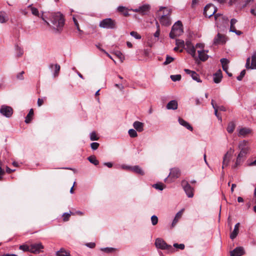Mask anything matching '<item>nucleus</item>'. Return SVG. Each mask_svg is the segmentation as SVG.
Here are the masks:
<instances>
[{
  "label": "nucleus",
  "mask_w": 256,
  "mask_h": 256,
  "mask_svg": "<svg viewBox=\"0 0 256 256\" xmlns=\"http://www.w3.org/2000/svg\"><path fill=\"white\" fill-rule=\"evenodd\" d=\"M118 10L123 14L124 16H127L128 14L127 9L126 7L122 6H120L118 8Z\"/></svg>",
  "instance_id": "37"
},
{
  "label": "nucleus",
  "mask_w": 256,
  "mask_h": 256,
  "mask_svg": "<svg viewBox=\"0 0 256 256\" xmlns=\"http://www.w3.org/2000/svg\"><path fill=\"white\" fill-rule=\"evenodd\" d=\"M214 114L215 116L219 119L222 120L221 117L220 116L218 113V108H214Z\"/></svg>",
  "instance_id": "57"
},
{
  "label": "nucleus",
  "mask_w": 256,
  "mask_h": 256,
  "mask_svg": "<svg viewBox=\"0 0 256 256\" xmlns=\"http://www.w3.org/2000/svg\"><path fill=\"white\" fill-rule=\"evenodd\" d=\"M123 84H124V82L123 84H115V86L120 90H122L124 89V87L123 86Z\"/></svg>",
  "instance_id": "60"
},
{
  "label": "nucleus",
  "mask_w": 256,
  "mask_h": 256,
  "mask_svg": "<svg viewBox=\"0 0 256 256\" xmlns=\"http://www.w3.org/2000/svg\"><path fill=\"white\" fill-rule=\"evenodd\" d=\"M174 246L176 248H180V250H184L185 247L184 244H174Z\"/></svg>",
  "instance_id": "54"
},
{
  "label": "nucleus",
  "mask_w": 256,
  "mask_h": 256,
  "mask_svg": "<svg viewBox=\"0 0 256 256\" xmlns=\"http://www.w3.org/2000/svg\"><path fill=\"white\" fill-rule=\"evenodd\" d=\"M28 8H30L32 14L38 16H39V12L36 8L32 7L31 5H30Z\"/></svg>",
  "instance_id": "38"
},
{
  "label": "nucleus",
  "mask_w": 256,
  "mask_h": 256,
  "mask_svg": "<svg viewBox=\"0 0 256 256\" xmlns=\"http://www.w3.org/2000/svg\"><path fill=\"white\" fill-rule=\"evenodd\" d=\"M204 44H197L195 46L196 49V48H200V50H202L204 48Z\"/></svg>",
  "instance_id": "58"
},
{
  "label": "nucleus",
  "mask_w": 256,
  "mask_h": 256,
  "mask_svg": "<svg viewBox=\"0 0 256 256\" xmlns=\"http://www.w3.org/2000/svg\"><path fill=\"white\" fill-rule=\"evenodd\" d=\"M155 244L156 248L162 250L172 249L171 246L168 245L162 239L160 238L156 239Z\"/></svg>",
  "instance_id": "7"
},
{
  "label": "nucleus",
  "mask_w": 256,
  "mask_h": 256,
  "mask_svg": "<svg viewBox=\"0 0 256 256\" xmlns=\"http://www.w3.org/2000/svg\"><path fill=\"white\" fill-rule=\"evenodd\" d=\"M178 121L180 125L184 126L188 130L190 131L192 130V127L187 122L185 121L182 118H179L178 119Z\"/></svg>",
  "instance_id": "25"
},
{
  "label": "nucleus",
  "mask_w": 256,
  "mask_h": 256,
  "mask_svg": "<svg viewBox=\"0 0 256 256\" xmlns=\"http://www.w3.org/2000/svg\"><path fill=\"white\" fill-rule=\"evenodd\" d=\"M100 26L106 29H114L116 28V22L110 18H105L100 22Z\"/></svg>",
  "instance_id": "4"
},
{
  "label": "nucleus",
  "mask_w": 256,
  "mask_h": 256,
  "mask_svg": "<svg viewBox=\"0 0 256 256\" xmlns=\"http://www.w3.org/2000/svg\"><path fill=\"white\" fill-rule=\"evenodd\" d=\"M226 42V38L224 35L218 33L214 40V44H224Z\"/></svg>",
  "instance_id": "12"
},
{
  "label": "nucleus",
  "mask_w": 256,
  "mask_h": 256,
  "mask_svg": "<svg viewBox=\"0 0 256 256\" xmlns=\"http://www.w3.org/2000/svg\"><path fill=\"white\" fill-rule=\"evenodd\" d=\"M116 54L122 62V59L124 58V56L120 52L118 51L116 52Z\"/></svg>",
  "instance_id": "56"
},
{
  "label": "nucleus",
  "mask_w": 256,
  "mask_h": 256,
  "mask_svg": "<svg viewBox=\"0 0 256 256\" xmlns=\"http://www.w3.org/2000/svg\"><path fill=\"white\" fill-rule=\"evenodd\" d=\"M44 248V246L40 242L31 244L30 246V252L38 254L41 252L40 250Z\"/></svg>",
  "instance_id": "9"
},
{
  "label": "nucleus",
  "mask_w": 256,
  "mask_h": 256,
  "mask_svg": "<svg viewBox=\"0 0 256 256\" xmlns=\"http://www.w3.org/2000/svg\"><path fill=\"white\" fill-rule=\"evenodd\" d=\"M16 50L17 52V56L18 57L21 56L23 54L22 50L19 46H16Z\"/></svg>",
  "instance_id": "51"
},
{
  "label": "nucleus",
  "mask_w": 256,
  "mask_h": 256,
  "mask_svg": "<svg viewBox=\"0 0 256 256\" xmlns=\"http://www.w3.org/2000/svg\"><path fill=\"white\" fill-rule=\"evenodd\" d=\"M214 18L217 22L220 20L221 19L224 20V22H227L228 21V18L223 16L222 14H214Z\"/></svg>",
  "instance_id": "31"
},
{
  "label": "nucleus",
  "mask_w": 256,
  "mask_h": 256,
  "mask_svg": "<svg viewBox=\"0 0 256 256\" xmlns=\"http://www.w3.org/2000/svg\"><path fill=\"white\" fill-rule=\"evenodd\" d=\"M0 113L6 118H10L12 114L13 110L10 106L3 105L0 108Z\"/></svg>",
  "instance_id": "8"
},
{
  "label": "nucleus",
  "mask_w": 256,
  "mask_h": 256,
  "mask_svg": "<svg viewBox=\"0 0 256 256\" xmlns=\"http://www.w3.org/2000/svg\"><path fill=\"white\" fill-rule=\"evenodd\" d=\"M184 210V209H182L176 214L172 224V227H174L178 222V220L182 218Z\"/></svg>",
  "instance_id": "22"
},
{
  "label": "nucleus",
  "mask_w": 256,
  "mask_h": 256,
  "mask_svg": "<svg viewBox=\"0 0 256 256\" xmlns=\"http://www.w3.org/2000/svg\"><path fill=\"white\" fill-rule=\"evenodd\" d=\"M54 76L56 77L58 76L60 70V66L58 64H56L54 65Z\"/></svg>",
  "instance_id": "42"
},
{
  "label": "nucleus",
  "mask_w": 256,
  "mask_h": 256,
  "mask_svg": "<svg viewBox=\"0 0 256 256\" xmlns=\"http://www.w3.org/2000/svg\"><path fill=\"white\" fill-rule=\"evenodd\" d=\"M33 115H34V110L32 109H30L29 111L28 114V115L26 116V120H25L26 123L28 124L30 122V121L32 119V118L33 116Z\"/></svg>",
  "instance_id": "34"
},
{
  "label": "nucleus",
  "mask_w": 256,
  "mask_h": 256,
  "mask_svg": "<svg viewBox=\"0 0 256 256\" xmlns=\"http://www.w3.org/2000/svg\"><path fill=\"white\" fill-rule=\"evenodd\" d=\"M180 175V170L178 168H172L170 170L168 176L175 179L178 178Z\"/></svg>",
  "instance_id": "17"
},
{
  "label": "nucleus",
  "mask_w": 256,
  "mask_h": 256,
  "mask_svg": "<svg viewBox=\"0 0 256 256\" xmlns=\"http://www.w3.org/2000/svg\"><path fill=\"white\" fill-rule=\"evenodd\" d=\"M232 152L230 151H228L224 156L223 158V162H222V168H224V166H227L228 164L230 157L232 156Z\"/></svg>",
  "instance_id": "20"
},
{
  "label": "nucleus",
  "mask_w": 256,
  "mask_h": 256,
  "mask_svg": "<svg viewBox=\"0 0 256 256\" xmlns=\"http://www.w3.org/2000/svg\"><path fill=\"white\" fill-rule=\"evenodd\" d=\"M123 168H126V169L130 170L132 171L136 174L142 175V176L144 175V171L142 170V169L138 166H134L132 167H130V166H123Z\"/></svg>",
  "instance_id": "15"
},
{
  "label": "nucleus",
  "mask_w": 256,
  "mask_h": 256,
  "mask_svg": "<svg viewBox=\"0 0 256 256\" xmlns=\"http://www.w3.org/2000/svg\"><path fill=\"white\" fill-rule=\"evenodd\" d=\"M186 46L187 52L190 54L193 58H196V48L192 44V42L188 40L186 42Z\"/></svg>",
  "instance_id": "11"
},
{
  "label": "nucleus",
  "mask_w": 256,
  "mask_h": 256,
  "mask_svg": "<svg viewBox=\"0 0 256 256\" xmlns=\"http://www.w3.org/2000/svg\"><path fill=\"white\" fill-rule=\"evenodd\" d=\"M160 30H157L156 31L154 34V37L158 38L160 36Z\"/></svg>",
  "instance_id": "62"
},
{
  "label": "nucleus",
  "mask_w": 256,
  "mask_h": 256,
  "mask_svg": "<svg viewBox=\"0 0 256 256\" xmlns=\"http://www.w3.org/2000/svg\"><path fill=\"white\" fill-rule=\"evenodd\" d=\"M220 62L222 64V69L224 70H226L228 69V64L229 63V60L225 58H222L220 60Z\"/></svg>",
  "instance_id": "33"
},
{
  "label": "nucleus",
  "mask_w": 256,
  "mask_h": 256,
  "mask_svg": "<svg viewBox=\"0 0 256 256\" xmlns=\"http://www.w3.org/2000/svg\"><path fill=\"white\" fill-rule=\"evenodd\" d=\"M151 221L153 226L156 225L158 222V218L157 216L154 215L151 217Z\"/></svg>",
  "instance_id": "49"
},
{
  "label": "nucleus",
  "mask_w": 256,
  "mask_h": 256,
  "mask_svg": "<svg viewBox=\"0 0 256 256\" xmlns=\"http://www.w3.org/2000/svg\"><path fill=\"white\" fill-rule=\"evenodd\" d=\"M128 134L132 138H135L138 136L136 132L134 129H130L128 130Z\"/></svg>",
  "instance_id": "46"
},
{
  "label": "nucleus",
  "mask_w": 256,
  "mask_h": 256,
  "mask_svg": "<svg viewBox=\"0 0 256 256\" xmlns=\"http://www.w3.org/2000/svg\"><path fill=\"white\" fill-rule=\"evenodd\" d=\"M240 226V224L239 222H238L235 224L234 230L230 234V238L232 240H234V238H235L236 237V236L238 233Z\"/></svg>",
  "instance_id": "24"
},
{
  "label": "nucleus",
  "mask_w": 256,
  "mask_h": 256,
  "mask_svg": "<svg viewBox=\"0 0 256 256\" xmlns=\"http://www.w3.org/2000/svg\"><path fill=\"white\" fill-rule=\"evenodd\" d=\"M88 159L90 162L93 164L95 166L98 165L99 163L98 161L96 160V156H89Z\"/></svg>",
  "instance_id": "35"
},
{
  "label": "nucleus",
  "mask_w": 256,
  "mask_h": 256,
  "mask_svg": "<svg viewBox=\"0 0 256 256\" xmlns=\"http://www.w3.org/2000/svg\"><path fill=\"white\" fill-rule=\"evenodd\" d=\"M8 20L6 14L2 11H0V22L5 23Z\"/></svg>",
  "instance_id": "30"
},
{
  "label": "nucleus",
  "mask_w": 256,
  "mask_h": 256,
  "mask_svg": "<svg viewBox=\"0 0 256 256\" xmlns=\"http://www.w3.org/2000/svg\"><path fill=\"white\" fill-rule=\"evenodd\" d=\"M86 246L88 247H89L90 248H94L96 244L94 242H90V243L86 244Z\"/></svg>",
  "instance_id": "59"
},
{
  "label": "nucleus",
  "mask_w": 256,
  "mask_h": 256,
  "mask_svg": "<svg viewBox=\"0 0 256 256\" xmlns=\"http://www.w3.org/2000/svg\"><path fill=\"white\" fill-rule=\"evenodd\" d=\"M99 146H100V144L98 143V142H92L90 144L91 148L93 150H96V149H98V148Z\"/></svg>",
  "instance_id": "52"
},
{
  "label": "nucleus",
  "mask_w": 256,
  "mask_h": 256,
  "mask_svg": "<svg viewBox=\"0 0 256 256\" xmlns=\"http://www.w3.org/2000/svg\"><path fill=\"white\" fill-rule=\"evenodd\" d=\"M90 139L91 140H98V137L96 136V133L94 132L90 133Z\"/></svg>",
  "instance_id": "48"
},
{
  "label": "nucleus",
  "mask_w": 256,
  "mask_h": 256,
  "mask_svg": "<svg viewBox=\"0 0 256 256\" xmlns=\"http://www.w3.org/2000/svg\"><path fill=\"white\" fill-rule=\"evenodd\" d=\"M246 67L247 69H256V52H254L252 56V62L250 66V58L246 60Z\"/></svg>",
  "instance_id": "10"
},
{
  "label": "nucleus",
  "mask_w": 256,
  "mask_h": 256,
  "mask_svg": "<svg viewBox=\"0 0 256 256\" xmlns=\"http://www.w3.org/2000/svg\"><path fill=\"white\" fill-rule=\"evenodd\" d=\"M252 130L250 128H242L239 130L238 136L245 137L247 134L252 133Z\"/></svg>",
  "instance_id": "21"
},
{
  "label": "nucleus",
  "mask_w": 256,
  "mask_h": 256,
  "mask_svg": "<svg viewBox=\"0 0 256 256\" xmlns=\"http://www.w3.org/2000/svg\"><path fill=\"white\" fill-rule=\"evenodd\" d=\"M245 74H246V70H244L240 72V76H238L237 77V80H241L242 79V78L244 77Z\"/></svg>",
  "instance_id": "53"
},
{
  "label": "nucleus",
  "mask_w": 256,
  "mask_h": 256,
  "mask_svg": "<svg viewBox=\"0 0 256 256\" xmlns=\"http://www.w3.org/2000/svg\"><path fill=\"white\" fill-rule=\"evenodd\" d=\"M162 11V16H170L172 9L168 8L164 6H160L159 8V10L158 12V15L160 16V12Z\"/></svg>",
  "instance_id": "18"
},
{
  "label": "nucleus",
  "mask_w": 256,
  "mask_h": 256,
  "mask_svg": "<svg viewBox=\"0 0 256 256\" xmlns=\"http://www.w3.org/2000/svg\"><path fill=\"white\" fill-rule=\"evenodd\" d=\"M238 148L240 150L236 158V164L234 166V168L240 164L241 162L243 161L244 158L246 156V155L248 154L250 149L248 142L246 140L240 142L239 143Z\"/></svg>",
  "instance_id": "2"
},
{
  "label": "nucleus",
  "mask_w": 256,
  "mask_h": 256,
  "mask_svg": "<svg viewBox=\"0 0 256 256\" xmlns=\"http://www.w3.org/2000/svg\"><path fill=\"white\" fill-rule=\"evenodd\" d=\"M174 60V58L167 55L166 57V60L165 62H164V64L167 65V64H170V62H173Z\"/></svg>",
  "instance_id": "44"
},
{
  "label": "nucleus",
  "mask_w": 256,
  "mask_h": 256,
  "mask_svg": "<svg viewBox=\"0 0 256 256\" xmlns=\"http://www.w3.org/2000/svg\"><path fill=\"white\" fill-rule=\"evenodd\" d=\"M216 10V8L212 4H209L204 7V14L206 16L210 18L214 14Z\"/></svg>",
  "instance_id": "5"
},
{
  "label": "nucleus",
  "mask_w": 256,
  "mask_h": 256,
  "mask_svg": "<svg viewBox=\"0 0 256 256\" xmlns=\"http://www.w3.org/2000/svg\"><path fill=\"white\" fill-rule=\"evenodd\" d=\"M150 8L149 5L145 4L136 9L134 12H140L142 14H146L149 12Z\"/></svg>",
  "instance_id": "19"
},
{
  "label": "nucleus",
  "mask_w": 256,
  "mask_h": 256,
  "mask_svg": "<svg viewBox=\"0 0 256 256\" xmlns=\"http://www.w3.org/2000/svg\"><path fill=\"white\" fill-rule=\"evenodd\" d=\"M237 20L235 18H232L230 20V31L231 32H234L236 35L240 36L242 32L240 30H236L234 24L236 23Z\"/></svg>",
  "instance_id": "14"
},
{
  "label": "nucleus",
  "mask_w": 256,
  "mask_h": 256,
  "mask_svg": "<svg viewBox=\"0 0 256 256\" xmlns=\"http://www.w3.org/2000/svg\"><path fill=\"white\" fill-rule=\"evenodd\" d=\"M130 34L136 39L139 40V39L141 38V36H140V34H139L136 32H134V31L131 32L130 33Z\"/></svg>",
  "instance_id": "50"
},
{
  "label": "nucleus",
  "mask_w": 256,
  "mask_h": 256,
  "mask_svg": "<svg viewBox=\"0 0 256 256\" xmlns=\"http://www.w3.org/2000/svg\"><path fill=\"white\" fill-rule=\"evenodd\" d=\"M176 44L177 46L180 48H184L186 45V44H184V40L179 39L176 40Z\"/></svg>",
  "instance_id": "40"
},
{
  "label": "nucleus",
  "mask_w": 256,
  "mask_h": 256,
  "mask_svg": "<svg viewBox=\"0 0 256 256\" xmlns=\"http://www.w3.org/2000/svg\"><path fill=\"white\" fill-rule=\"evenodd\" d=\"M152 186L155 188L162 190L164 188V185L162 183H158L152 185Z\"/></svg>",
  "instance_id": "43"
},
{
  "label": "nucleus",
  "mask_w": 256,
  "mask_h": 256,
  "mask_svg": "<svg viewBox=\"0 0 256 256\" xmlns=\"http://www.w3.org/2000/svg\"><path fill=\"white\" fill-rule=\"evenodd\" d=\"M14 170H12L10 168H9L7 167L6 168V172H8V174H10L11 172H13Z\"/></svg>",
  "instance_id": "64"
},
{
  "label": "nucleus",
  "mask_w": 256,
  "mask_h": 256,
  "mask_svg": "<svg viewBox=\"0 0 256 256\" xmlns=\"http://www.w3.org/2000/svg\"><path fill=\"white\" fill-rule=\"evenodd\" d=\"M24 74V71H22V72H20L19 74H18L16 76V78L18 79V80H24V78L23 76V74Z\"/></svg>",
  "instance_id": "55"
},
{
  "label": "nucleus",
  "mask_w": 256,
  "mask_h": 256,
  "mask_svg": "<svg viewBox=\"0 0 256 256\" xmlns=\"http://www.w3.org/2000/svg\"><path fill=\"white\" fill-rule=\"evenodd\" d=\"M44 103V100L42 98H38V106H41Z\"/></svg>",
  "instance_id": "61"
},
{
  "label": "nucleus",
  "mask_w": 256,
  "mask_h": 256,
  "mask_svg": "<svg viewBox=\"0 0 256 256\" xmlns=\"http://www.w3.org/2000/svg\"><path fill=\"white\" fill-rule=\"evenodd\" d=\"M199 58L202 61H205L208 58V56L204 52V50H198Z\"/></svg>",
  "instance_id": "29"
},
{
  "label": "nucleus",
  "mask_w": 256,
  "mask_h": 256,
  "mask_svg": "<svg viewBox=\"0 0 256 256\" xmlns=\"http://www.w3.org/2000/svg\"><path fill=\"white\" fill-rule=\"evenodd\" d=\"M158 18L160 24L163 26H168L171 24L170 16H166L160 15Z\"/></svg>",
  "instance_id": "13"
},
{
  "label": "nucleus",
  "mask_w": 256,
  "mask_h": 256,
  "mask_svg": "<svg viewBox=\"0 0 256 256\" xmlns=\"http://www.w3.org/2000/svg\"><path fill=\"white\" fill-rule=\"evenodd\" d=\"M171 80L174 82L180 80L181 79V75L180 74H176V75H172L170 76Z\"/></svg>",
  "instance_id": "45"
},
{
  "label": "nucleus",
  "mask_w": 256,
  "mask_h": 256,
  "mask_svg": "<svg viewBox=\"0 0 256 256\" xmlns=\"http://www.w3.org/2000/svg\"><path fill=\"white\" fill-rule=\"evenodd\" d=\"M101 250L107 253L112 252L115 250V248H101Z\"/></svg>",
  "instance_id": "47"
},
{
  "label": "nucleus",
  "mask_w": 256,
  "mask_h": 256,
  "mask_svg": "<svg viewBox=\"0 0 256 256\" xmlns=\"http://www.w3.org/2000/svg\"><path fill=\"white\" fill-rule=\"evenodd\" d=\"M182 33V22L178 20L172 26L171 32L170 33V37L171 38H174L180 36Z\"/></svg>",
  "instance_id": "3"
},
{
  "label": "nucleus",
  "mask_w": 256,
  "mask_h": 256,
  "mask_svg": "<svg viewBox=\"0 0 256 256\" xmlns=\"http://www.w3.org/2000/svg\"><path fill=\"white\" fill-rule=\"evenodd\" d=\"M236 128V124L234 122H230L228 124V126L226 128L228 132L230 134H232L234 130Z\"/></svg>",
  "instance_id": "32"
},
{
  "label": "nucleus",
  "mask_w": 256,
  "mask_h": 256,
  "mask_svg": "<svg viewBox=\"0 0 256 256\" xmlns=\"http://www.w3.org/2000/svg\"><path fill=\"white\" fill-rule=\"evenodd\" d=\"M72 214H74L71 212L70 213L65 212L62 214L63 220L64 222H67L70 220V218Z\"/></svg>",
  "instance_id": "39"
},
{
  "label": "nucleus",
  "mask_w": 256,
  "mask_h": 256,
  "mask_svg": "<svg viewBox=\"0 0 256 256\" xmlns=\"http://www.w3.org/2000/svg\"><path fill=\"white\" fill-rule=\"evenodd\" d=\"M244 250L242 247H237L230 252V256H241L244 254Z\"/></svg>",
  "instance_id": "16"
},
{
  "label": "nucleus",
  "mask_w": 256,
  "mask_h": 256,
  "mask_svg": "<svg viewBox=\"0 0 256 256\" xmlns=\"http://www.w3.org/2000/svg\"><path fill=\"white\" fill-rule=\"evenodd\" d=\"M182 186L188 198H192L194 196V188L190 186L188 182L185 180L182 182Z\"/></svg>",
  "instance_id": "6"
},
{
  "label": "nucleus",
  "mask_w": 256,
  "mask_h": 256,
  "mask_svg": "<svg viewBox=\"0 0 256 256\" xmlns=\"http://www.w3.org/2000/svg\"><path fill=\"white\" fill-rule=\"evenodd\" d=\"M133 126L137 131L142 132L144 130V124L140 122L136 121L133 124Z\"/></svg>",
  "instance_id": "23"
},
{
  "label": "nucleus",
  "mask_w": 256,
  "mask_h": 256,
  "mask_svg": "<svg viewBox=\"0 0 256 256\" xmlns=\"http://www.w3.org/2000/svg\"><path fill=\"white\" fill-rule=\"evenodd\" d=\"M218 110H221V111H226V109L224 106H218Z\"/></svg>",
  "instance_id": "63"
},
{
  "label": "nucleus",
  "mask_w": 256,
  "mask_h": 256,
  "mask_svg": "<svg viewBox=\"0 0 256 256\" xmlns=\"http://www.w3.org/2000/svg\"><path fill=\"white\" fill-rule=\"evenodd\" d=\"M191 76H192V78L194 80L196 81L197 82H202V81H201V80L200 79L199 75L196 72H195L194 71L192 72V74H191Z\"/></svg>",
  "instance_id": "36"
},
{
  "label": "nucleus",
  "mask_w": 256,
  "mask_h": 256,
  "mask_svg": "<svg viewBox=\"0 0 256 256\" xmlns=\"http://www.w3.org/2000/svg\"><path fill=\"white\" fill-rule=\"evenodd\" d=\"M56 256H71L70 252L66 250L64 248H61L58 251L56 252Z\"/></svg>",
  "instance_id": "28"
},
{
  "label": "nucleus",
  "mask_w": 256,
  "mask_h": 256,
  "mask_svg": "<svg viewBox=\"0 0 256 256\" xmlns=\"http://www.w3.org/2000/svg\"><path fill=\"white\" fill-rule=\"evenodd\" d=\"M19 249L23 250L24 252H30V246L26 244L20 245L19 246Z\"/></svg>",
  "instance_id": "41"
},
{
  "label": "nucleus",
  "mask_w": 256,
  "mask_h": 256,
  "mask_svg": "<svg viewBox=\"0 0 256 256\" xmlns=\"http://www.w3.org/2000/svg\"><path fill=\"white\" fill-rule=\"evenodd\" d=\"M166 108L168 110H175L178 108V102L175 100H170L166 105Z\"/></svg>",
  "instance_id": "27"
},
{
  "label": "nucleus",
  "mask_w": 256,
  "mask_h": 256,
  "mask_svg": "<svg viewBox=\"0 0 256 256\" xmlns=\"http://www.w3.org/2000/svg\"><path fill=\"white\" fill-rule=\"evenodd\" d=\"M50 22L54 29L57 32H60L64 26V20L62 14L60 12L52 14L50 16Z\"/></svg>",
  "instance_id": "1"
},
{
  "label": "nucleus",
  "mask_w": 256,
  "mask_h": 256,
  "mask_svg": "<svg viewBox=\"0 0 256 256\" xmlns=\"http://www.w3.org/2000/svg\"><path fill=\"white\" fill-rule=\"evenodd\" d=\"M222 78V74L220 70H218L214 74V81L215 83L220 82Z\"/></svg>",
  "instance_id": "26"
}]
</instances>
